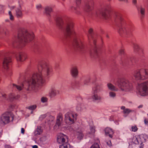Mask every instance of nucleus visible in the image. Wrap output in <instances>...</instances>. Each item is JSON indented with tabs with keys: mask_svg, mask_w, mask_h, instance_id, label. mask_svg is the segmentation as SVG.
Listing matches in <instances>:
<instances>
[{
	"mask_svg": "<svg viewBox=\"0 0 148 148\" xmlns=\"http://www.w3.org/2000/svg\"><path fill=\"white\" fill-rule=\"evenodd\" d=\"M38 69L39 71L34 73L31 78L23 82L22 86L14 84L13 87L18 90H22L23 88L28 91L36 90L45 82L44 78L48 77L52 72L51 67L44 62L39 63Z\"/></svg>",
	"mask_w": 148,
	"mask_h": 148,
	"instance_id": "obj_1",
	"label": "nucleus"
},
{
	"mask_svg": "<svg viewBox=\"0 0 148 148\" xmlns=\"http://www.w3.org/2000/svg\"><path fill=\"white\" fill-rule=\"evenodd\" d=\"M120 90L123 92H128L132 90L133 88L132 84L127 79H119L115 83Z\"/></svg>",
	"mask_w": 148,
	"mask_h": 148,
	"instance_id": "obj_2",
	"label": "nucleus"
},
{
	"mask_svg": "<svg viewBox=\"0 0 148 148\" xmlns=\"http://www.w3.org/2000/svg\"><path fill=\"white\" fill-rule=\"evenodd\" d=\"M34 38V35L32 32H29L26 30H24L21 34L19 35L18 41V42L24 44L32 41Z\"/></svg>",
	"mask_w": 148,
	"mask_h": 148,
	"instance_id": "obj_3",
	"label": "nucleus"
},
{
	"mask_svg": "<svg viewBox=\"0 0 148 148\" xmlns=\"http://www.w3.org/2000/svg\"><path fill=\"white\" fill-rule=\"evenodd\" d=\"M134 76L136 80H144L148 78V69H141L135 71Z\"/></svg>",
	"mask_w": 148,
	"mask_h": 148,
	"instance_id": "obj_4",
	"label": "nucleus"
},
{
	"mask_svg": "<svg viewBox=\"0 0 148 148\" xmlns=\"http://www.w3.org/2000/svg\"><path fill=\"white\" fill-rule=\"evenodd\" d=\"M138 88V93L141 96L148 95V80L139 84Z\"/></svg>",
	"mask_w": 148,
	"mask_h": 148,
	"instance_id": "obj_5",
	"label": "nucleus"
},
{
	"mask_svg": "<svg viewBox=\"0 0 148 148\" xmlns=\"http://www.w3.org/2000/svg\"><path fill=\"white\" fill-rule=\"evenodd\" d=\"M14 116L11 112H6L3 114L1 117V123L3 125L9 123L11 121H12L14 119Z\"/></svg>",
	"mask_w": 148,
	"mask_h": 148,
	"instance_id": "obj_6",
	"label": "nucleus"
},
{
	"mask_svg": "<svg viewBox=\"0 0 148 148\" xmlns=\"http://www.w3.org/2000/svg\"><path fill=\"white\" fill-rule=\"evenodd\" d=\"M65 34L68 36L75 34L74 30V24L71 21H67L65 24Z\"/></svg>",
	"mask_w": 148,
	"mask_h": 148,
	"instance_id": "obj_7",
	"label": "nucleus"
},
{
	"mask_svg": "<svg viewBox=\"0 0 148 148\" xmlns=\"http://www.w3.org/2000/svg\"><path fill=\"white\" fill-rule=\"evenodd\" d=\"M147 138V137L146 135L142 134L134 136L131 140L133 143L138 144L145 142Z\"/></svg>",
	"mask_w": 148,
	"mask_h": 148,
	"instance_id": "obj_8",
	"label": "nucleus"
},
{
	"mask_svg": "<svg viewBox=\"0 0 148 148\" xmlns=\"http://www.w3.org/2000/svg\"><path fill=\"white\" fill-rule=\"evenodd\" d=\"M77 115L72 113L68 112L65 115V120L66 123L71 124L74 123L76 120Z\"/></svg>",
	"mask_w": 148,
	"mask_h": 148,
	"instance_id": "obj_9",
	"label": "nucleus"
},
{
	"mask_svg": "<svg viewBox=\"0 0 148 148\" xmlns=\"http://www.w3.org/2000/svg\"><path fill=\"white\" fill-rule=\"evenodd\" d=\"M101 87L99 86H96L93 88V90L94 92V94L92 97V99L95 100H100L101 97L98 96L96 93L100 91Z\"/></svg>",
	"mask_w": 148,
	"mask_h": 148,
	"instance_id": "obj_10",
	"label": "nucleus"
},
{
	"mask_svg": "<svg viewBox=\"0 0 148 148\" xmlns=\"http://www.w3.org/2000/svg\"><path fill=\"white\" fill-rule=\"evenodd\" d=\"M68 140L67 136L62 134H59L57 137V141L60 144H64Z\"/></svg>",
	"mask_w": 148,
	"mask_h": 148,
	"instance_id": "obj_11",
	"label": "nucleus"
},
{
	"mask_svg": "<svg viewBox=\"0 0 148 148\" xmlns=\"http://www.w3.org/2000/svg\"><path fill=\"white\" fill-rule=\"evenodd\" d=\"M75 45L76 48L79 49L84 48V45L82 40L80 39H76L75 40Z\"/></svg>",
	"mask_w": 148,
	"mask_h": 148,
	"instance_id": "obj_12",
	"label": "nucleus"
},
{
	"mask_svg": "<svg viewBox=\"0 0 148 148\" xmlns=\"http://www.w3.org/2000/svg\"><path fill=\"white\" fill-rule=\"evenodd\" d=\"M11 62V60L10 58L7 57L4 58L3 63V68L6 69H8Z\"/></svg>",
	"mask_w": 148,
	"mask_h": 148,
	"instance_id": "obj_13",
	"label": "nucleus"
},
{
	"mask_svg": "<svg viewBox=\"0 0 148 148\" xmlns=\"http://www.w3.org/2000/svg\"><path fill=\"white\" fill-rule=\"evenodd\" d=\"M27 55L24 53H20L16 56V59L18 61L23 62L27 58Z\"/></svg>",
	"mask_w": 148,
	"mask_h": 148,
	"instance_id": "obj_14",
	"label": "nucleus"
},
{
	"mask_svg": "<svg viewBox=\"0 0 148 148\" xmlns=\"http://www.w3.org/2000/svg\"><path fill=\"white\" fill-rule=\"evenodd\" d=\"M111 8L110 6L106 7L105 8L104 11L102 13V16L105 18L107 19L109 15H108V13L110 10Z\"/></svg>",
	"mask_w": 148,
	"mask_h": 148,
	"instance_id": "obj_15",
	"label": "nucleus"
},
{
	"mask_svg": "<svg viewBox=\"0 0 148 148\" xmlns=\"http://www.w3.org/2000/svg\"><path fill=\"white\" fill-rule=\"evenodd\" d=\"M93 2L88 3H87L84 8V10L87 12H89L92 10L93 9Z\"/></svg>",
	"mask_w": 148,
	"mask_h": 148,
	"instance_id": "obj_16",
	"label": "nucleus"
},
{
	"mask_svg": "<svg viewBox=\"0 0 148 148\" xmlns=\"http://www.w3.org/2000/svg\"><path fill=\"white\" fill-rule=\"evenodd\" d=\"M56 24L59 28H62L64 24L62 18L60 17L57 18L56 20Z\"/></svg>",
	"mask_w": 148,
	"mask_h": 148,
	"instance_id": "obj_17",
	"label": "nucleus"
},
{
	"mask_svg": "<svg viewBox=\"0 0 148 148\" xmlns=\"http://www.w3.org/2000/svg\"><path fill=\"white\" fill-rule=\"evenodd\" d=\"M105 132L106 136H109L110 138H112L114 132L112 129L109 127H106L105 129Z\"/></svg>",
	"mask_w": 148,
	"mask_h": 148,
	"instance_id": "obj_18",
	"label": "nucleus"
},
{
	"mask_svg": "<svg viewBox=\"0 0 148 148\" xmlns=\"http://www.w3.org/2000/svg\"><path fill=\"white\" fill-rule=\"evenodd\" d=\"M78 73L77 68L76 66H74L72 68L71 70V73L73 77H77Z\"/></svg>",
	"mask_w": 148,
	"mask_h": 148,
	"instance_id": "obj_19",
	"label": "nucleus"
},
{
	"mask_svg": "<svg viewBox=\"0 0 148 148\" xmlns=\"http://www.w3.org/2000/svg\"><path fill=\"white\" fill-rule=\"evenodd\" d=\"M62 115L61 114H59L57 117L56 125H57L58 127L60 126L62 123Z\"/></svg>",
	"mask_w": 148,
	"mask_h": 148,
	"instance_id": "obj_20",
	"label": "nucleus"
},
{
	"mask_svg": "<svg viewBox=\"0 0 148 148\" xmlns=\"http://www.w3.org/2000/svg\"><path fill=\"white\" fill-rule=\"evenodd\" d=\"M130 31V29L128 27H122L119 29V32L121 34H127Z\"/></svg>",
	"mask_w": 148,
	"mask_h": 148,
	"instance_id": "obj_21",
	"label": "nucleus"
},
{
	"mask_svg": "<svg viewBox=\"0 0 148 148\" xmlns=\"http://www.w3.org/2000/svg\"><path fill=\"white\" fill-rule=\"evenodd\" d=\"M16 15L18 18H21L23 16L22 12L21 7L16 9Z\"/></svg>",
	"mask_w": 148,
	"mask_h": 148,
	"instance_id": "obj_22",
	"label": "nucleus"
},
{
	"mask_svg": "<svg viewBox=\"0 0 148 148\" xmlns=\"http://www.w3.org/2000/svg\"><path fill=\"white\" fill-rule=\"evenodd\" d=\"M98 54L97 49L95 48L91 49L90 51V55L91 56L95 57L97 56Z\"/></svg>",
	"mask_w": 148,
	"mask_h": 148,
	"instance_id": "obj_23",
	"label": "nucleus"
},
{
	"mask_svg": "<svg viewBox=\"0 0 148 148\" xmlns=\"http://www.w3.org/2000/svg\"><path fill=\"white\" fill-rule=\"evenodd\" d=\"M107 86L108 88L112 90L117 91L118 90L117 87L110 83H108Z\"/></svg>",
	"mask_w": 148,
	"mask_h": 148,
	"instance_id": "obj_24",
	"label": "nucleus"
},
{
	"mask_svg": "<svg viewBox=\"0 0 148 148\" xmlns=\"http://www.w3.org/2000/svg\"><path fill=\"white\" fill-rule=\"evenodd\" d=\"M58 93V91L57 90L54 88H52L49 93V95L51 97H53L55 96Z\"/></svg>",
	"mask_w": 148,
	"mask_h": 148,
	"instance_id": "obj_25",
	"label": "nucleus"
},
{
	"mask_svg": "<svg viewBox=\"0 0 148 148\" xmlns=\"http://www.w3.org/2000/svg\"><path fill=\"white\" fill-rule=\"evenodd\" d=\"M45 13L47 15H49L50 13L52 11V8L49 7H46L45 9Z\"/></svg>",
	"mask_w": 148,
	"mask_h": 148,
	"instance_id": "obj_26",
	"label": "nucleus"
},
{
	"mask_svg": "<svg viewBox=\"0 0 148 148\" xmlns=\"http://www.w3.org/2000/svg\"><path fill=\"white\" fill-rule=\"evenodd\" d=\"M93 29L92 28H90L88 30V38L89 40H90L92 38V34L93 33Z\"/></svg>",
	"mask_w": 148,
	"mask_h": 148,
	"instance_id": "obj_27",
	"label": "nucleus"
},
{
	"mask_svg": "<svg viewBox=\"0 0 148 148\" xmlns=\"http://www.w3.org/2000/svg\"><path fill=\"white\" fill-rule=\"evenodd\" d=\"M19 97L20 96L19 95H17L16 96H15L13 94H11L10 95L9 97V99L12 100L17 99L19 98Z\"/></svg>",
	"mask_w": 148,
	"mask_h": 148,
	"instance_id": "obj_28",
	"label": "nucleus"
},
{
	"mask_svg": "<svg viewBox=\"0 0 148 148\" xmlns=\"http://www.w3.org/2000/svg\"><path fill=\"white\" fill-rule=\"evenodd\" d=\"M62 144L60 146L59 148H70V145L67 142Z\"/></svg>",
	"mask_w": 148,
	"mask_h": 148,
	"instance_id": "obj_29",
	"label": "nucleus"
},
{
	"mask_svg": "<svg viewBox=\"0 0 148 148\" xmlns=\"http://www.w3.org/2000/svg\"><path fill=\"white\" fill-rule=\"evenodd\" d=\"M42 132V130L40 127H38L35 131L36 133L37 134H40Z\"/></svg>",
	"mask_w": 148,
	"mask_h": 148,
	"instance_id": "obj_30",
	"label": "nucleus"
},
{
	"mask_svg": "<svg viewBox=\"0 0 148 148\" xmlns=\"http://www.w3.org/2000/svg\"><path fill=\"white\" fill-rule=\"evenodd\" d=\"M132 110L129 109H126L123 111V113L125 114H128L129 113L132 112Z\"/></svg>",
	"mask_w": 148,
	"mask_h": 148,
	"instance_id": "obj_31",
	"label": "nucleus"
},
{
	"mask_svg": "<svg viewBox=\"0 0 148 148\" xmlns=\"http://www.w3.org/2000/svg\"><path fill=\"white\" fill-rule=\"evenodd\" d=\"M73 8L75 10V12L76 14L78 15H80L81 14V12L79 10H78L77 8L75 7H72V9H73Z\"/></svg>",
	"mask_w": 148,
	"mask_h": 148,
	"instance_id": "obj_32",
	"label": "nucleus"
},
{
	"mask_svg": "<svg viewBox=\"0 0 148 148\" xmlns=\"http://www.w3.org/2000/svg\"><path fill=\"white\" fill-rule=\"evenodd\" d=\"M134 51L135 52H137L139 51L140 49V47L138 45L135 44L134 45Z\"/></svg>",
	"mask_w": 148,
	"mask_h": 148,
	"instance_id": "obj_33",
	"label": "nucleus"
},
{
	"mask_svg": "<svg viewBox=\"0 0 148 148\" xmlns=\"http://www.w3.org/2000/svg\"><path fill=\"white\" fill-rule=\"evenodd\" d=\"M90 148H100L99 144L97 143H95L90 147Z\"/></svg>",
	"mask_w": 148,
	"mask_h": 148,
	"instance_id": "obj_34",
	"label": "nucleus"
},
{
	"mask_svg": "<svg viewBox=\"0 0 148 148\" xmlns=\"http://www.w3.org/2000/svg\"><path fill=\"white\" fill-rule=\"evenodd\" d=\"M90 134L94 133L95 132V128L94 126H91L90 127Z\"/></svg>",
	"mask_w": 148,
	"mask_h": 148,
	"instance_id": "obj_35",
	"label": "nucleus"
},
{
	"mask_svg": "<svg viewBox=\"0 0 148 148\" xmlns=\"http://www.w3.org/2000/svg\"><path fill=\"white\" fill-rule=\"evenodd\" d=\"M36 106L35 105H33L27 107V108L30 110H34L36 108Z\"/></svg>",
	"mask_w": 148,
	"mask_h": 148,
	"instance_id": "obj_36",
	"label": "nucleus"
},
{
	"mask_svg": "<svg viewBox=\"0 0 148 148\" xmlns=\"http://www.w3.org/2000/svg\"><path fill=\"white\" fill-rule=\"evenodd\" d=\"M9 15L10 16V20H13L14 19V17L12 14L11 12L10 11H9L8 13Z\"/></svg>",
	"mask_w": 148,
	"mask_h": 148,
	"instance_id": "obj_37",
	"label": "nucleus"
},
{
	"mask_svg": "<svg viewBox=\"0 0 148 148\" xmlns=\"http://www.w3.org/2000/svg\"><path fill=\"white\" fill-rule=\"evenodd\" d=\"M138 128L136 126H133L132 127V131L133 132H136L138 130Z\"/></svg>",
	"mask_w": 148,
	"mask_h": 148,
	"instance_id": "obj_38",
	"label": "nucleus"
},
{
	"mask_svg": "<svg viewBox=\"0 0 148 148\" xmlns=\"http://www.w3.org/2000/svg\"><path fill=\"white\" fill-rule=\"evenodd\" d=\"M145 10L144 8H141L140 9V13L142 15H144L145 14Z\"/></svg>",
	"mask_w": 148,
	"mask_h": 148,
	"instance_id": "obj_39",
	"label": "nucleus"
},
{
	"mask_svg": "<svg viewBox=\"0 0 148 148\" xmlns=\"http://www.w3.org/2000/svg\"><path fill=\"white\" fill-rule=\"evenodd\" d=\"M106 141L107 145H108L109 146H112V143L110 140H106Z\"/></svg>",
	"mask_w": 148,
	"mask_h": 148,
	"instance_id": "obj_40",
	"label": "nucleus"
},
{
	"mask_svg": "<svg viewBox=\"0 0 148 148\" xmlns=\"http://www.w3.org/2000/svg\"><path fill=\"white\" fill-rule=\"evenodd\" d=\"M110 97H114L116 95V94L115 93L113 92H110Z\"/></svg>",
	"mask_w": 148,
	"mask_h": 148,
	"instance_id": "obj_41",
	"label": "nucleus"
},
{
	"mask_svg": "<svg viewBox=\"0 0 148 148\" xmlns=\"http://www.w3.org/2000/svg\"><path fill=\"white\" fill-rule=\"evenodd\" d=\"M41 100L42 102H46L47 101V99L46 97H43L42 98Z\"/></svg>",
	"mask_w": 148,
	"mask_h": 148,
	"instance_id": "obj_42",
	"label": "nucleus"
},
{
	"mask_svg": "<svg viewBox=\"0 0 148 148\" xmlns=\"http://www.w3.org/2000/svg\"><path fill=\"white\" fill-rule=\"evenodd\" d=\"M124 52V50L123 49H121L119 51V53L121 54H123Z\"/></svg>",
	"mask_w": 148,
	"mask_h": 148,
	"instance_id": "obj_43",
	"label": "nucleus"
},
{
	"mask_svg": "<svg viewBox=\"0 0 148 148\" xmlns=\"http://www.w3.org/2000/svg\"><path fill=\"white\" fill-rule=\"evenodd\" d=\"M144 123H145L147 125L148 124V119H144Z\"/></svg>",
	"mask_w": 148,
	"mask_h": 148,
	"instance_id": "obj_44",
	"label": "nucleus"
},
{
	"mask_svg": "<svg viewBox=\"0 0 148 148\" xmlns=\"http://www.w3.org/2000/svg\"><path fill=\"white\" fill-rule=\"evenodd\" d=\"M42 7L41 5H38L36 6V8L38 9H40Z\"/></svg>",
	"mask_w": 148,
	"mask_h": 148,
	"instance_id": "obj_45",
	"label": "nucleus"
},
{
	"mask_svg": "<svg viewBox=\"0 0 148 148\" xmlns=\"http://www.w3.org/2000/svg\"><path fill=\"white\" fill-rule=\"evenodd\" d=\"M81 0H76V3L77 4H79L81 3Z\"/></svg>",
	"mask_w": 148,
	"mask_h": 148,
	"instance_id": "obj_46",
	"label": "nucleus"
},
{
	"mask_svg": "<svg viewBox=\"0 0 148 148\" xmlns=\"http://www.w3.org/2000/svg\"><path fill=\"white\" fill-rule=\"evenodd\" d=\"M137 0H132V3L134 5H136L137 4Z\"/></svg>",
	"mask_w": 148,
	"mask_h": 148,
	"instance_id": "obj_47",
	"label": "nucleus"
},
{
	"mask_svg": "<svg viewBox=\"0 0 148 148\" xmlns=\"http://www.w3.org/2000/svg\"><path fill=\"white\" fill-rule=\"evenodd\" d=\"M90 79H88L85 81L84 82V83L85 84H87L90 82Z\"/></svg>",
	"mask_w": 148,
	"mask_h": 148,
	"instance_id": "obj_48",
	"label": "nucleus"
},
{
	"mask_svg": "<svg viewBox=\"0 0 148 148\" xmlns=\"http://www.w3.org/2000/svg\"><path fill=\"white\" fill-rule=\"evenodd\" d=\"M5 148H12V147L10 145H6L5 146Z\"/></svg>",
	"mask_w": 148,
	"mask_h": 148,
	"instance_id": "obj_49",
	"label": "nucleus"
},
{
	"mask_svg": "<svg viewBox=\"0 0 148 148\" xmlns=\"http://www.w3.org/2000/svg\"><path fill=\"white\" fill-rule=\"evenodd\" d=\"M25 132V130L23 128H22L21 129V132L23 134Z\"/></svg>",
	"mask_w": 148,
	"mask_h": 148,
	"instance_id": "obj_50",
	"label": "nucleus"
},
{
	"mask_svg": "<svg viewBox=\"0 0 148 148\" xmlns=\"http://www.w3.org/2000/svg\"><path fill=\"white\" fill-rule=\"evenodd\" d=\"M32 148H38V147L36 145H34L32 146Z\"/></svg>",
	"mask_w": 148,
	"mask_h": 148,
	"instance_id": "obj_51",
	"label": "nucleus"
},
{
	"mask_svg": "<svg viewBox=\"0 0 148 148\" xmlns=\"http://www.w3.org/2000/svg\"><path fill=\"white\" fill-rule=\"evenodd\" d=\"M120 1H126L127 2V0H118Z\"/></svg>",
	"mask_w": 148,
	"mask_h": 148,
	"instance_id": "obj_52",
	"label": "nucleus"
},
{
	"mask_svg": "<svg viewBox=\"0 0 148 148\" xmlns=\"http://www.w3.org/2000/svg\"><path fill=\"white\" fill-rule=\"evenodd\" d=\"M121 109L123 110H124L125 109H126L125 108L124 106H122L121 107Z\"/></svg>",
	"mask_w": 148,
	"mask_h": 148,
	"instance_id": "obj_53",
	"label": "nucleus"
},
{
	"mask_svg": "<svg viewBox=\"0 0 148 148\" xmlns=\"http://www.w3.org/2000/svg\"><path fill=\"white\" fill-rule=\"evenodd\" d=\"M143 107V105H140V106H138V108H142V107Z\"/></svg>",
	"mask_w": 148,
	"mask_h": 148,
	"instance_id": "obj_54",
	"label": "nucleus"
},
{
	"mask_svg": "<svg viewBox=\"0 0 148 148\" xmlns=\"http://www.w3.org/2000/svg\"><path fill=\"white\" fill-rule=\"evenodd\" d=\"M14 8V6H12L10 7V9L11 10H13Z\"/></svg>",
	"mask_w": 148,
	"mask_h": 148,
	"instance_id": "obj_55",
	"label": "nucleus"
},
{
	"mask_svg": "<svg viewBox=\"0 0 148 148\" xmlns=\"http://www.w3.org/2000/svg\"><path fill=\"white\" fill-rule=\"evenodd\" d=\"M3 96V97L6 98V95H4Z\"/></svg>",
	"mask_w": 148,
	"mask_h": 148,
	"instance_id": "obj_56",
	"label": "nucleus"
},
{
	"mask_svg": "<svg viewBox=\"0 0 148 148\" xmlns=\"http://www.w3.org/2000/svg\"><path fill=\"white\" fill-rule=\"evenodd\" d=\"M81 136H82V134H80Z\"/></svg>",
	"mask_w": 148,
	"mask_h": 148,
	"instance_id": "obj_57",
	"label": "nucleus"
},
{
	"mask_svg": "<svg viewBox=\"0 0 148 148\" xmlns=\"http://www.w3.org/2000/svg\"><path fill=\"white\" fill-rule=\"evenodd\" d=\"M93 41H93V42H94V43L95 44V41L94 40H93Z\"/></svg>",
	"mask_w": 148,
	"mask_h": 148,
	"instance_id": "obj_58",
	"label": "nucleus"
}]
</instances>
